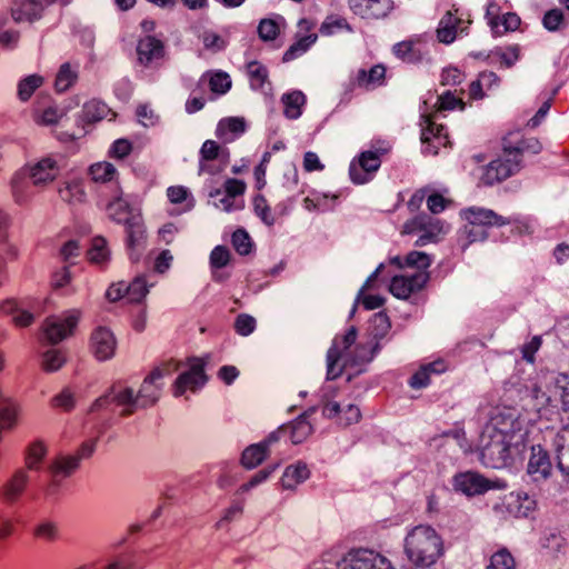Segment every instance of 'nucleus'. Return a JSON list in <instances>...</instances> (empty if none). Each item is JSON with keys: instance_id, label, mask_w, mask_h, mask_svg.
<instances>
[{"instance_id": "8", "label": "nucleus", "mask_w": 569, "mask_h": 569, "mask_svg": "<svg viewBox=\"0 0 569 569\" xmlns=\"http://www.w3.org/2000/svg\"><path fill=\"white\" fill-rule=\"evenodd\" d=\"M80 319V311L69 310L61 316L48 317L43 323V332L48 341L56 345L71 336Z\"/></svg>"}, {"instance_id": "21", "label": "nucleus", "mask_w": 569, "mask_h": 569, "mask_svg": "<svg viewBox=\"0 0 569 569\" xmlns=\"http://www.w3.org/2000/svg\"><path fill=\"white\" fill-rule=\"evenodd\" d=\"M43 6L39 0H14L11 17L16 22H33L41 18Z\"/></svg>"}, {"instance_id": "50", "label": "nucleus", "mask_w": 569, "mask_h": 569, "mask_svg": "<svg viewBox=\"0 0 569 569\" xmlns=\"http://www.w3.org/2000/svg\"><path fill=\"white\" fill-rule=\"evenodd\" d=\"M88 257L90 261L96 263H102L108 260L109 250L107 248V240L103 237H96L92 239Z\"/></svg>"}, {"instance_id": "17", "label": "nucleus", "mask_w": 569, "mask_h": 569, "mask_svg": "<svg viewBox=\"0 0 569 569\" xmlns=\"http://www.w3.org/2000/svg\"><path fill=\"white\" fill-rule=\"evenodd\" d=\"M116 338L113 332L106 327H98L91 335V349L94 357L100 360H109L114 356Z\"/></svg>"}, {"instance_id": "55", "label": "nucleus", "mask_w": 569, "mask_h": 569, "mask_svg": "<svg viewBox=\"0 0 569 569\" xmlns=\"http://www.w3.org/2000/svg\"><path fill=\"white\" fill-rule=\"evenodd\" d=\"M230 258V251L226 246L214 247L209 258L211 269L218 270L224 268L229 263Z\"/></svg>"}, {"instance_id": "23", "label": "nucleus", "mask_w": 569, "mask_h": 569, "mask_svg": "<svg viewBox=\"0 0 569 569\" xmlns=\"http://www.w3.org/2000/svg\"><path fill=\"white\" fill-rule=\"evenodd\" d=\"M462 22L461 18L456 17L451 11H447L437 29L438 40L445 44L453 42L458 32L463 33L467 29V27H460Z\"/></svg>"}, {"instance_id": "12", "label": "nucleus", "mask_w": 569, "mask_h": 569, "mask_svg": "<svg viewBox=\"0 0 569 569\" xmlns=\"http://www.w3.org/2000/svg\"><path fill=\"white\" fill-rule=\"evenodd\" d=\"M453 488L468 497L483 495L497 488L496 483L476 471H465L455 475Z\"/></svg>"}, {"instance_id": "47", "label": "nucleus", "mask_w": 569, "mask_h": 569, "mask_svg": "<svg viewBox=\"0 0 569 569\" xmlns=\"http://www.w3.org/2000/svg\"><path fill=\"white\" fill-rule=\"evenodd\" d=\"M406 267L416 268L417 272H427V269L431 266L432 259L429 254L421 251H410L405 257Z\"/></svg>"}, {"instance_id": "36", "label": "nucleus", "mask_w": 569, "mask_h": 569, "mask_svg": "<svg viewBox=\"0 0 569 569\" xmlns=\"http://www.w3.org/2000/svg\"><path fill=\"white\" fill-rule=\"evenodd\" d=\"M108 107L100 100H90L82 107V120L88 123L102 120L108 114Z\"/></svg>"}, {"instance_id": "54", "label": "nucleus", "mask_w": 569, "mask_h": 569, "mask_svg": "<svg viewBox=\"0 0 569 569\" xmlns=\"http://www.w3.org/2000/svg\"><path fill=\"white\" fill-rule=\"evenodd\" d=\"M199 154L201 161H212L223 154L228 156L229 152L221 149V147L214 140H206L202 143Z\"/></svg>"}, {"instance_id": "3", "label": "nucleus", "mask_w": 569, "mask_h": 569, "mask_svg": "<svg viewBox=\"0 0 569 569\" xmlns=\"http://www.w3.org/2000/svg\"><path fill=\"white\" fill-rule=\"evenodd\" d=\"M442 551V539L430 526H416L406 536L405 553L415 566L432 568Z\"/></svg>"}, {"instance_id": "49", "label": "nucleus", "mask_w": 569, "mask_h": 569, "mask_svg": "<svg viewBox=\"0 0 569 569\" xmlns=\"http://www.w3.org/2000/svg\"><path fill=\"white\" fill-rule=\"evenodd\" d=\"M231 242H232V246L234 248V250L240 254V256H247L251 252V249H252V240L249 236V233L240 228V229H237L233 233H232V237H231Z\"/></svg>"}, {"instance_id": "51", "label": "nucleus", "mask_w": 569, "mask_h": 569, "mask_svg": "<svg viewBox=\"0 0 569 569\" xmlns=\"http://www.w3.org/2000/svg\"><path fill=\"white\" fill-rule=\"evenodd\" d=\"M254 213L269 227L276 222L274 216L271 212L267 199L262 194H257L253 199Z\"/></svg>"}, {"instance_id": "14", "label": "nucleus", "mask_w": 569, "mask_h": 569, "mask_svg": "<svg viewBox=\"0 0 569 569\" xmlns=\"http://www.w3.org/2000/svg\"><path fill=\"white\" fill-rule=\"evenodd\" d=\"M204 361L201 359H194L190 366V369L179 375L173 385L174 397H180L187 389L196 391L203 387L208 380L204 372Z\"/></svg>"}, {"instance_id": "27", "label": "nucleus", "mask_w": 569, "mask_h": 569, "mask_svg": "<svg viewBox=\"0 0 569 569\" xmlns=\"http://www.w3.org/2000/svg\"><path fill=\"white\" fill-rule=\"evenodd\" d=\"M31 535L38 541L53 543L60 538V528L54 520L43 518L32 526Z\"/></svg>"}, {"instance_id": "6", "label": "nucleus", "mask_w": 569, "mask_h": 569, "mask_svg": "<svg viewBox=\"0 0 569 569\" xmlns=\"http://www.w3.org/2000/svg\"><path fill=\"white\" fill-rule=\"evenodd\" d=\"M309 569H393L390 560L368 548H352L338 561H315Z\"/></svg>"}, {"instance_id": "33", "label": "nucleus", "mask_w": 569, "mask_h": 569, "mask_svg": "<svg viewBox=\"0 0 569 569\" xmlns=\"http://www.w3.org/2000/svg\"><path fill=\"white\" fill-rule=\"evenodd\" d=\"M250 87L253 90H262L266 83H269L268 68L261 62L253 60L246 64Z\"/></svg>"}, {"instance_id": "9", "label": "nucleus", "mask_w": 569, "mask_h": 569, "mask_svg": "<svg viewBox=\"0 0 569 569\" xmlns=\"http://www.w3.org/2000/svg\"><path fill=\"white\" fill-rule=\"evenodd\" d=\"M405 232H419L420 236L416 240V246L422 247L436 241L437 237L446 231L443 221L427 213H420L405 223Z\"/></svg>"}, {"instance_id": "18", "label": "nucleus", "mask_w": 569, "mask_h": 569, "mask_svg": "<svg viewBox=\"0 0 569 569\" xmlns=\"http://www.w3.org/2000/svg\"><path fill=\"white\" fill-rule=\"evenodd\" d=\"M381 348L380 342L370 340L358 343L352 351L346 353L345 367L359 368L357 371L361 372V367L371 362Z\"/></svg>"}, {"instance_id": "46", "label": "nucleus", "mask_w": 569, "mask_h": 569, "mask_svg": "<svg viewBox=\"0 0 569 569\" xmlns=\"http://www.w3.org/2000/svg\"><path fill=\"white\" fill-rule=\"evenodd\" d=\"M42 77L37 74L28 76L18 83V97L21 101H27L33 92L42 84Z\"/></svg>"}, {"instance_id": "32", "label": "nucleus", "mask_w": 569, "mask_h": 569, "mask_svg": "<svg viewBox=\"0 0 569 569\" xmlns=\"http://www.w3.org/2000/svg\"><path fill=\"white\" fill-rule=\"evenodd\" d=\"M393 54L407 63H417L422 60V51L412 40H406L396 43L392 47Z\"/></svg>"}, {"instance_id": "40", "label": "nucleus", "mask_w": 569, "mask_h": 569, "mask_svg": "<svg viewBox=\"0 0 569 569\" xmlns=\"http://www.w3.org/2000/svg\"><path fill=\"white\" fill-rule=\"evenodd\" d=\"M148 292V284L142 276L136 277L129 284L126 283V295L130 302L140 303Z\"/></svg>"}, {"instance_id": "7", "label": "nucleus", "mask_w": 569, "mask_h": 569, "mask_svg": "<svg viewBox=\"0 0 569 569\" xmlns=\"http://www.w3.org/2000/svg\"><path fill=\"white\" fill-rule=\"evenodd\" d=\"M98 438L90 439L81 443L74 456H59L49 466V472L53 479L67 478L71 476L80 465L82 459L90 458L96 451Z\"/></svg>"}, {"instance_id": "19", "label": "nucleus", "mask_w": 569, "mask_h": 569, "mask_svg": "<svg viewBox=\"0 0 569 569\" xmlns=\"http://www.w3.org/2000/svg\"><path fill=\"white\" fill-rule=\"evenodd\" d=\"M552 465L548 452L540 446H532L527 471L533 481L546 480L551 473Z\"/></svg>"}, {"instance_id": "44", "label": "nucleus", "mask_w": 569, "mask_h": 569, "mask_svg": "<svg viewBox=\"0 0 569 569\" xmlns=\"http://www.w3.org/2000/svg\"><path fill=\"white\" fill-rule=\"evenodd\" d=\"M77 80V73L71 70V67L68 62L61 64L56 80L54 88L58 92L67 91Z\"/></svg>"}, {"instance_id": "4", "label": "nucleus", "mask_w": 569, "mask_h": 569, "mask_svg": "<svg viewBox=\"0 0 569 569\" xmlns=\"http://www.w3.org/2000/svg\"><path fill=\"white\" fill-rule=\"evenodd\" d=\"M480 460L487 468L501 469L511 460V436L496 425H487L479 439Z\"/></svg>"}, {"instance_id": "60", "label": "nucleus", "mask_w": 569, "mask_h": 569, "mask_svg": "<svg viewBox=\"0 0 569 569\" xmlns=\"http://www.w3.org/2000/svg\"><path fill=\"white\" fill-rule=\"evenodd\" d=\"M519 51H520L519 46L513 44V46H509L507 48V51H502L501 49L495 50L492 52V56L499 57L501 66L509 69L519 59Z\"/></svg>"}, {"instance_id": "1", "label": "nucleus", "mask_w": 569, "mask_h": 569, "mask_svg": "<svg viewBox=\"0 0 569 569\" xmlns=\"http://www.w3.org/2000/svg\"><path fill=\"white\" fill-rule=\"evenodd\" d=\"M178 363L173 360L163 362L161 366L156 367L143 379L142 385L137 395L132 388H123L116 390L114 387L110 388L104 395L94 400L90 407V412L111 409L116 405L123 407L120 412L121 417H129L134 413L138 408H148L156 405L161 396L163 387L162 379L171 376L178 370Z\"/></svg>"}, {"instance_id": "41", "label": "nucleus", "mask_w": 569, "mask_h": 569, "mask_svg": "<svg viewBox=\"0 0 569 569\" xmlns=\"http://www.w3.org/2000/svg\"><path fill=\"white\" fill-rule=\"evenodd\" d=\"M0 309L4 313L17 312V315H14V317H13V322L18 327H28L33 322V319H34L33 315L30 313L29 311H24V310L19 311L18 305L14 300L3 301L0 306Z\"/></svg>"}, {"instance_id": "45", "label": "nucleus", "mask_w": 569, "mask_h": 569, "mask_svg": "<svg viewBox=\"0 0 569 569\" xmlns=\"http://www.w3.org/2000/svg\"><path fill=\"white\" fill-rule=\"evenodd\" d=\"M89 172L93 181L108 182L113 179L117 170L110 162H98L90 166Z\"/></svg>"}, {"instance_id": "5", "label": "nucleus", "mask_w": 569, "mask_h": 569, "mask_svg": "<svg viewBox=\"0 0 569 569\" xmlns=\"http://www.w3.org/2000/svg\"><path fill=\"white\" fill-rule=\"evenodd\" d=\"M461 217L466 220V224L460 232V239H466V243L462 244L463 249L470 243L485 241L489 237V228L501 227L511 222L509 218L481 207L462 209Z\"/></svg>"}, {"instance_id": "59", "label": "nucleus", "mask_w": 569, "mask_h": 569, "mask_svg": "<svg viewBox=\"0 0 569 569\" xmlns=\"http://www.w3.org/2000/svg\"><path fill=\"white\" fill-rule=\"evenodd\" d=\"M256 329V319L248 315L241 313L234 320V330L238 335L247 337Z\"/></svg>"}, {"instance_id": "53", "label": "nucleus", "mask_w": 569, "mask_h": 569, "mask_svg": "<svg viewBox=\"0 0 569 569\" xmlns=\"http://www.w3.org/2000/svg\"><path fill=\"white\" fill-rule=\"evenodd\" d=\"M210 90L218 94L227 93L231 88V79L227 72L217 71L209 79Z\"/></svg>"}, {"instance_id": "16", "label": "nucleus", "mask_w": 569, "mask_h": 569, "mask_svg": "<svg viewBox=\"0 0 569 569\" xmlns=\"http://www.w3.org/2000/svg\"><path fill=\"white\" fill-rule=\"evenodd\" d=\"M127 239L126 246L129 258L132 262L139 261L146 244V229L141 217L131 219L124 224Z\"/></svg>"}, {"instance_id": "24", "label": "nucleus", "mask_w": 569, "mask_h": 569, "mask_svg": "<svg viewBox=\"0 0 569 569\" xmlns=\"http://www.w3.org/2000/svg\"><path fill=\"white\" fill-rule=\"evenodd\" d=\"M316 407H311L297 417L290 425V440L293 445L302 443L313 431L309 418L316 412Z\"/></svg>"}, {"instance_id": "56", "label": "nucleus", "mask_w": 569, "mask_h": 569, "mask_svg": "<svg viewBox=\"0 0 569 569\" xmlns=\"http://www.w3.org/2000/svg\"><path fill=\"white\" fill-rule=\"evenodd\" d=\"M279 32V24L273 19L264 18L258 24V36L262 41L274 40Z\"/></svg>"}, {"instance_id": "31", "label": "nucleus", "mask_w": 569, "mask_h": 569, "mask_svg": "<svg viewBox=\"0 0 569 569\" xmlns=\"http://www.w3.org/2000/svg\"><path fill=\"white\" fill-rule=\"evenodd\" d=\"M269 456V450L261 442L248 446L241 455L240 462L246 469H253L262 463Z\"/></svg>"}, {"instance_id": "42", "label": "nucleus", "mask_w": 569, "mask_h": 569, "mask_svg": "<svg viewBox=\"0 0 569 569\" xmlns=\"http://www.w3.org/2000/svg\"><path fill=\"white\" fill-rule=\"evenodd\" d=\"M66 360L61 350L49 349L42 355L41 368L46 372H56L63 367Z\"/></svg>"}, {"instance_id": "61", "label": "nucleus", "mask_w": 569, "mask_h": 569, "mask_svg": "<svg viewBox=\"0 0 569 569\" xmlns=\"http://www.w3.org/2000/svg\"><path fill=\"white\" fill-rule=\"evenodd\" d=\"M489 425H496L498 428L509 431L512 437V432L517 428V419L513 412H503L493 417Z\"/></svg>"}, {"instance_id": "30", "label": "nucleus", "mask_w": 569, "mask_h": 569, "mask_svg": "<svg viewBox=\"0 0 569 569\" xmlns=\"http://www.w3.org/2000/svg\"><path fill=\"white\" fill-rule=\"evenodd\" d=\"M281 101L284 106V116L288 119L296 120L302 113L301 108L306 103V96L302 91L295 90L282 94Z\"/></svg>"}, {"instance_id": "26", "label": "nucleus", "mask_w": 569, "mask_h": 569, "mask_svg": "<svg viewBox=\"0 0 569 569\" xmlns=\"http://www.w3.org/2000/svg\"><path fill=\"white\" fill-rule=\"evenodd\" d=\"M386 68L382 64H376L369 70L359 69L356 76V83L359 88L373 90L383 84Z\"/></svg>"}, {"instance_id": "25", "label": "nucleus", "mask_w": 569, "mask_h": 569, "mask_svg": "<svg viewBox=\"0 0 569 569\" xmlns=\"http://www.w3.org/2000/svg\"><path fill=\"white\" fill-rule=\"evenodd\" d=\"M59 173L56 160L43 158L30 168V178L33 184H43L53 181Z\"/></svg>"}, {"instance_id": "11", "label": "nucleus", "mask_w": 569, "mask_h": 569, "mask_svg": "<svg viewBox=\"0 0 569 569\" xmlns=\"http://www.w3.org/2000/svg\"><path fill=\"white\" fill-rule=\"evenodd\" d=\"M380 151L367 150L360 153L358 160H352L349 166V176L353 183L365 184L372 179L373 173L380 168Z\"/></svg>"}, {"instance_id": "29", "label": "nucleus", "mask_w": 569, "mask_h": 569, "mask_svg": "<svg viewBox=\"0 0 569 569\" xmlns=\"http://www.w3.org/2000/svg\"><path fill=\"white\" fill-rule=\"evenodd\" d=\"M107 211L112 221L123 226L139 217L132 213L130 204L120 197L109 202Z\"/></svg>"}, {"instance_id": "28", "label": "nucleus", "mask_w": 569, "mask_h": 569, "mask_svg": "<svg viewBox=\"0 0 569 569\" xmlns=\"http://www.w3.org/2000/svg\"><path fill=\"white\" fill-rule=\"evenodd\" d=\"M310 476L308 466L303 462L290 465L286 468L281 478V483L284 489H293L297 485L307 480Z\"/></svg>"}, {"instance_id": "52", "label": "nucleus", "mask_w": 569, "mask_h": 569, "mask_svg": "<svg viewBox=\"0 0 569 569\" xmlns=\"http://www.w3.org/2000/svg\"><path fill=\"white\" fill-rule=\"evenodd\" d=\"M516 561L507 549L495 552L487 569H515Z\"/></svg>"}, {"instance_id": "38", "label": "nucleus", "mask_w": 569, "mask_h": 569, "mask_svg": "<svg viewBox=\"0 0 569 569\" xmlns=\"http://www.w3.org/2000/svg\"><path fill=\"white\" fill-rule=\"evenodd\" d=\"M316 40L317 34L313 33L301 37L286 50L282 57V61L289 62L300 57L301 54L308 51V49L316 42Z\"/></svg>"}, {"instance_id": "20", "label": "nucleus", "mask_w": 569, "mask_h": 569, "mask_svg": "<svg viewBox=\"0 0 569 569\" xmlns=\"http://www.w3.org/2000/svg\"><path fill=\"white\" fill-rule=\"evenodd\" d=\"M29 482L27 471L19 469L14 475L1 487L0 497L8 505L16 503L24 492Z\"/></svg>"}, {"instance_id": "64", "label": "nucleus", "mask_w": 569, "mask_h": 569, "mask_svg": "<svg viewBox=\"0 0 569 569\" xmlns=\"http://www.w3.org/2000/svg\"><path fill=\"white\" fill-rule=\"evenodd\" d=\"M552 448L556 452L557 467L569 479V447L552 446Z\"/></svg>"}, {"instance_id": "57", "label": "nucleus", "mask_w": 569, "mask_h": 569, "mask_svg": "<svg viewBox=\"0 0 569 569\" xmlns=\"http://www.w3.org/2000/svg\"><path fill=\"white\" fill-rule=\"evenodd\" d=\"M445 126L437 124L431 120H428V124L425 129H422L421 132V143L426 144L429 143L431 140H445L447 138V134L443 133Z\"/></svg>"}, {"instance_id": "2", "label": "nucleus", "mask_w": 569, "mask_h": 569, "mask_svg": "<svg viewBox=\"0 0 569 569\" xmlns=\"http://www.w3.org/2000/svg\"><path fill=\"white\" fill-rule=\"evenodd\" d=\"M542 150L541 142L536 138L521 139L516 146L503 143L502 157L492 160L483 170L480 181L485 186L499 183L521 168L522 154L525 152L538 154Z\"/></svg>"}, {"instance_id": "62", "label": "nucleus", "mask_w": 569, "mask_h": 569, "mask_svg": "<svg viewBox=\"0 0 569 569\" xmlns=\"http://www.w3.org/2000/svg\"><path fill=\"white\" fill-rule=\"evenodd\" d=\"M563 12L560 9H551L545 13L542 24L547 30L556 31L563 23Z\"/></svg>"}, {"instance_id": "58", "label": "nucleus", "mask_w": 569, "mask_h": 569, "mask_svg": "<svg viewBox=\"0 0 569 569\" xmlns=\"http://www.w3.org/2000/svg\"><path fill=\"white\" fill-rule=\"evenodd\" d=\"M278 468V465L267 466L263 469L259 470L257 473H254L250 480L239 488L240 491L247 492L251 490L252 488L257 487L258 485L264 482Z\"/></svg>"}, {"instance_id": "63", "label": "nucleus", "mask_w": 569, "mask_h": 569, "mask_svg": "<svg viewBox=\"0 0 569 569\" xmlns=\"http://www.w3.org/2000/svg\"><path fill=\"white\" fill-rule=\"evenodd\" d=\"M566 417L561 418V427L555 433L552 438V446L557 447H569V415H565Z\"/></svg>"}, {"instance_id": "43", "label": "nucleus", "mask_w": 569, "mask_h": 569, "mask_svg": "<svg viewBox=\"0 0 569 569\" xmlns=\"http://www.w3.org/2000/svg\"><path fill=\"white\" fill-rule=\"evenodd\" d=\"M47 453L46 446L41 441H34L28 447L26 465L29 470H39L41 461Z\"/></svg>"}, {"instance_id": "39", "label": "nucleus", "mask_w": 569, "mask_h": 569, "mask_svg": "<svg viewBox=\"0 0 569 569\" xmlns=\"http://www.w3.org/2000/svg\"><path fill=\"white\" fill-rule=\"evenodd\" d=\"M246 131V122L242 118L238 117H229L221 119L218 122L217 129H216V136L219 139H224L227 132H231L234 134H240Z\"/></svg>"}, {"instance_id": "22", "label": "nucleus", "mask_w": 569, "mask_h": 569, "mask_svg": "<svg viewBox=\"0 0 569 569\" xmlns=\"http://www.w3.org/2000/svg\"><path fill=\"white\" fill-rule=\"evenodd\" d=\"M139 61L148 66L153 60L160 59L164 54L163 42L153 36H146L140 39L137 46Z\"/></svg>"}, {"instance_id": "37", "label": "nucleus", "mask_w": 569, "mask_h": 569, "mask_svg": "<svg viewBox=\"0 0 569 569\" xmlns=\"http://www.w3.org/2000/svg\"><path fill=\"white\" fill-rule=\"evenodd\" d=\"M59 197L68 203H76L84 201L86 192L80 181L72 180L59 188Z\"/></svg>"}, {"instance_id": "34", "label": "nucleus", "mask_w": 569, "mask_h": 569, "mask_svg": "<svg viewBox=\"0 0 569 569\" xmlns=\"http://www.w3.org/2000/svg\"><path fill=\"white\" fill-rule=\"evenodd\" d=\"M391 329V322L388 315L383 311H379L373 315L370 321V341L380 342L386 338Z\"/></svg>"}, {"instance_id": "10", "label": "nucleus", "mask_w": 569, "mask_h": 569, "mask_svg": "<svg viewBox=\"0 0 569 569\" xmlns=\"http://www.w3.org/2000/svg\"><path fill=\"white\" fill-rule=\"evenodd\" d=\"M493 509L503 517L527 518L536 509V500L523 491H512L505 495Z\"/></svg>"}, {"instance_id": "13", "label": "nucleus", "mask_w": 569, "mask_h": 569, "mask_svg": "<svg viewBox=\"0 0 569 569\" xmlns=\"http://www.w3.org/2000/svg\"><path fill=\"white\" fill-rule=\"evenodd\" d=\"M430 279L429 272H415L411 276H395L389 291L398 299H408L411 293L422 290Z\"/></svg>"}, {"instance_id": "15", "label": "nucleus", "mask_w": 569, "mask_h": 569, "mask_svg": "<svg viewBox=\"0 0 569 569\" xmlns=\"http://www.w3.org/2000/svg\"><path fill=\"white\" fill-rule=\"evenodd\" d=\"M349 9L362 19H382L393 9L392 0H348Z\"/></svg>"}, {"instance_id": "35", "label": "nucleus", "mask_w": 569, "mask_h": 569, "mask_svg": "<svg viewBox=\"0 0 569 569\" xmlns=\"http://www.w3.org/2000/svg\"><path fill=\"white\" fill-rule=\"evenodd\" d=\"M342 359V352L339 347V340L333 339L330 348L327 351V379L335 380L342 373V367L339 366Z\"/></svg>"}, {"instance_id": "48", "label": "nucleus", "mask_w": 569, "mask_h": 569, "mask_svg": "<svg viewBox=\"0 0 569 569\" xmlns=\"http://www.w3.org/2000/svg\"><path fill=\"white\" fill-rule=\"evenodd\" d=\"M352 31L351 26L345 18L340 17H328L320 27V33L322 36H332L339 31Z\"/></svg>"}]
</instances>
